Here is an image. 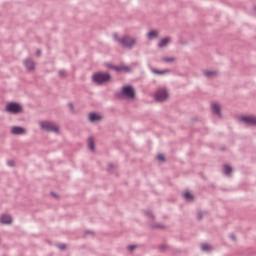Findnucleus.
<instances>
[{
    "label": "nucleus",
    "instance_id": "1",
    "mask_svg": "<svg viewBox=\"0 0 256 256\" xmlns=\"http://www.w3.org/2000/svg\"><path fill=\"white\" fill-rule=\"evenodd\" d=\"M92 81L96 85H103L104 83H108V81H111V74L96 72L92 75Z\"/></svg>",
    "mask_w": 256,
    "mask_h": 256
},
{
    "label": "nucleus",
    "instance_id": "2",
    "mask_svg": "<svg viewBox=\"0 0 256 256\" xmlns=\"http://www.w3.org/2000/svg\"><path fill=\"white\" fill-rule=\"evenodd\" d=\"M120 45L124 49H133L135 47V45H137V39H135L129 35L123 36V37H121Z\"/></svg>",
    "mask_w": 256,
    "mask_h": 256
},
{
    "label": "nucleus",
    "instance_id": "3",
    "mask_svg": "<svg viewBox=\"0 0 256 256\" xmlns=\"http://www.w3.org/2000/svg\"><path fill=\"white\" fill-rule=\"evenodd\" d=\"M6 111L12 115H17L23 112V107L17 102H10L6 105Z\"/></svg>",
    "mask_w": 256,
    "mask_h": 256
},
{
    "label": "nucleus",
    "instance_id": "4",
    "mask_svg": "<svg viewBox=\"0 0 256 256\" xmlns=\"http://www.w3.org/2000/svg\"><path fill=\"white\" fill-rule=\"evenodd\" d=\"M120 97H123V99H135V89L133 86H124L120 92Z\"/></svg>",
    "mask_w": 256,
    "mask_h": 256
},
{
    "label": "nucleus",
    "instance_id": "5",
    "mask_svg": "<svg viewBox=\"0 0 256 256\" xmlns=\"http://www.w3.org/2000/svg\"><path fill=\"white\" fill-rule=\"evenodd\" d=\"M40 127L43 131L48 133H59V126L55 125L53 122H40Z\"/></svg>",
    "mask_w": 256,
    "mask_h": 256
},
{
    "label": "nucleus",
    "instance_id": "6",
    "mask_svg": "<svg viewBox=\"0 0 256 256\" xmlns=\"http://www.w3.org/2000/svg\"><path fill=\"white\" fill-rule=\"evenodd\" d=\"M168 97H169V93H167V90H163V89L156 91L154 95V99L158 103L165 101Z\"/></svg>",
    "mask_w": 256,
    "mask_h": 256
},
{
    "label": "nucleus",
    "instance_id": "7",
    "mask_svg": "<svg viewBox=\"0 0 256 256\" xmlns=\"http://www.w3.org/2000/svg\"><path fill=\"white\" fill-rule=\"evenodd\" d=\"M240 121H243V123H246V125H253L256 127V117L255 116H242L240 118Z\"/></svg>",
    "mask_w": 256,
    "mask_h": 256
},
{
    "label": "nucleus",
    "instance_id": "8",
    "mask_svg": "<svg viewBox=\"0 0 256 256\" xmlns=\"http://www.w3.org/2000/svg\"><path fill=\"white\" fill-rule=\"evenodd\" d=\"M0 223L2 225H11V223H13V218H11V215L2 214L0 216Z\"/></svg>",
    "mask_w": 256,
    "mask_h": 256
},
{
    "label": "nucleus",
    "instance_id": "9",
    "mask_svg": "<svg viewBox=\"0 0 256 256\" xmlns=\"http://www.w3.org/2000/svg\"><path fill=\"white\" fill-rule=\"evenodd\" d=\"M11 133L12 135H25V133H27V130L20 126H14L11 129Z\"/></svg>",
    "mask_w": 256,
    "mask_h": 256
},
{
    "label": "nucleus",
    "instance_id": "10",
    "mask_svg": "<svg viewBox=\"0 0 256 256\" xmlns=\"http://www.w3.org/2000/svg\"><path fill=\"white\" fill-rule=\"evenodd\" d=\"M88 119H89L90 123H95L96 121H101V119H103V117H101V115H99L95 112H91L88 116Z\"/></svg>",
    "mask_w": 256,
    "mask_h": 256
},
{
    "label": "nucleus",
    "instance_id": "11",
    "mask_svg": "<svg viewBox=\"0 0 256 256\" xmlns=\"http://www.w3.org/2000/svg\"><path fill=\"white\" fill-rule=\"evenodd\" d=\"M24 66L27 71H34L35 70V62L31 59H27L24 61Z\"/></svg>",
    "mask_w": 256,
    "mask_h": 256
},
{
    "label": "nucleus",
    "instance_id": "12",
    "mask_svg": "<svg viewBox=\"0 0 256 256\" xmlns=\"http://www.w3.org/2000/svg\"><path fill=\"white\" fill-rule=\"evenodd\" d=\"M211 109L214 115H217V117H221V106H219V104L213 103L211 105Z\"/></svg>",
    "mask_w": 256,
    "mask_h": 256
},
{
    "label": "nucleus",
    "instance_id": "13",
    "mask_svg": "<svg viewBox=\"0 0 256 256\" xmlns=\"http://www.w3.org/2000/svg\"><path fill=\"white\" fill-rule=\"evenodd\" d=\"M170 41H171V38H169V37L162 38L160 40V42L158 43V48L163 49V47H167V45H169Z\"/></svg>",
    "mask_w": 256,
    "mask_h": 256
},
{
    "label": "nucleus",
    "instance_id": "14",
    "mask_svg": "<svg viewBox=\"0 0 256 256\" xmlns=\"http://www.w3.org/2000/svg\"><path fill=\"white\" fill-rule=\"evenodd\" d=\"M159 37V33L157 32V30H152L150 32L147 33V38L151 41L153 39H157Z\"/></svg>",
    "mask_w": 256,
    "mask_h": 256
},
{
    "label": "nucleus",
    "instance_id": "15",
    "mask_svg": "<svg viewBox=\"0 0 256 256\" xmlns=\"http://www.w3.org/2000/svg\"><path fill=\"white\" fill-rule=\"evenodd\" d=\"M204 75L208 79H213V77H217V71H205Z\"/></svg>",
    "mask_w": 256,
    "mask_h": 256
},
{
    "label": "nucleus",
    "instance_id": "16",
    "mask_svg": "<svg viewBox=\"0 0 256 256\" xmlns=\"http://www.w3.org/2000/svg\"><path fill=\"white\" fill-rule=\"evenodd\" d=\"M88 147L90 151H95V140H93V137L88 138Z\"/></svg>",
    "mask_w": 256,
    "mask_h": 256
},
{
    "label": "nucleus",
    "instance_id": "17",
    "mask_svg": "<svg viewBox=\"0 0 256 256\" xmlns=\"http://www.w3.org/2000/svg\"><path fill=\"white\" fill-rule=\"evenodd\" d=\"M168 70H157V69H152V73L155 75H165V73H168Z\"/></svg>",
    "mask_w": 256,
    "mask_h": 256
},
{
    "label": "nucleus",
    "instance_id": "18",
    "mask_svg": "<svg viewBox=\"0 0 256 256\" xmlns=\"http://www.w3.org/2000/svg\"><path fill=\"white\" fill-rule=\"evenodd\" d=\"M183 197H184V199H185L186 201H189V202L193 201V195H192L191 193H189V192H185V193L183 194Z\"/></svg>",
    "mask_w": 256,
    "mask_h": 256
},
{
    "label": "nucleus",
    "instance_id": "19",
    "mask_svg": "<svg viewBox=\"0 0 256 256\" xmlns=\"http://www.w3.org/2000/svg\"><path fill=\"white\" fill-rule=\"evenodd\" d=\"M233 171V168L229 165H224V174L225 175H231V172Z\"/></svg>",
    "mask_w": 256,
    "mask_h": 256
},
{
    "label": "nucleus",
    "instance_id": "20",
    "mask_svg": "<svg viewBox=\"0 0 256 256\" xmlns=\"http://www.w3.org/2000/svg\"><path fill=\"white\" fill-rule=\"evenodd\" d=\"M213 248L211 247V245L204 243L201 245V250L202 251H211Z\"/></svg>",
    "mask_w": 256,
    "mask_h": 256
},
{
    "label": "nucleus",
    "instance_id": "21",
    "mask_svg": "<svg viewBox=\"0 0 256 256\" xmlns=\"http://www.w3.org/2000/svg\"><path fill=\"white\" fill-rule=\"evenodd\" d=\"M113 39H114V41H117V43H119V45H121V38L119 37L118 33L113 34Z\"/></svg>",
    "mask_w": 256,
    "mask_h": 256
},
{
    "label": "nucleus",
    "instance_id": "22",
    "mask_svg": "<svg viewBox=\"0 0 256 256\" xmlns=\"http://www.w3.org/2000/svg\"><path fill=\"white\" fill-rule=\"evenodd\" d=\"M58 74L59 77H62V79H65V77H67V72L65 70H59Z\"/></svg>",
    "mask_w": 256,
    "mask_h": 256
},
{
    "label": "nucleus",
    "instance_id": "23",
    "mask_svg": "<svg viewBox=\"0 0 256 256\" xmlns=\"http://www.w3.org/2000/svg\"><path fill=\"white\" fill-rule=\"evenodd\" d=\"M145 215H146L147 217H150V219H155V215H153V212L150 211V210H147V211L145 212Z\"/></svg>",
    "mask_w": 256,
    "mask_h": 256
},
{
    "label": "nucleus",
    "instance_id": "24",
    "mask_svg": "<svg viewBox=\"0 0 256 256\" xmlns=\"http://www.w3.org/2000/svg\"><path fill=\"white\" fill-rule=\"evenodd\" d=\"M164 63H173L175 61V58L170 57V58H163Z\"/></svg>",
    "mask_w": 256,
    "mask_h": 256
},
{
    "label": "nucleus",
    "instance_id": "25",
    "mask_svg": "<svg viewBox=\"0 0 256 256\" xmlns=\"http://www.w3.org/2000/svg\"><path fill=\"white\" fill-rule=\"evenodd\" d=\"M68 107H69L70 111H72V113H75V106L73 105V103H69Z\"/></svg>",
    "mask_w": 256,
    "mask_h": 256
},
{
    "label": "nucleus",
    "instance_id": "26",
    "mask_svg": "<svg viewBox=\"0 0 256 256\" xmlns=\"http://www.w3.org/2000/svg\"><path fill=\"white\" fill-rule=\"evenodd\" d=\"M128 251H135V249H137V246L136 245H129L127 247Z\"/></svg>",
    "mask_w": 256,
    "mask_h": 256
},
{
    "label": "nucleus",
    "instance_id": "27",
    "mask_svg": "<svg viewBox=\"0 0 256 256\" xmlns=\"http://www.w3.org/2000/svg\"><path fill=\"white\" fill-rule=\"evenodd\" d=\"M157 159L158 161H165V156H163V154H158Z\"/></svg>",
    "mask_w": 256,
    "mask_h": 256
},
{
    "label": "nucleus",
    "instance_id": "28",
    "mask_svg": "<svg viewBox=\"0 0 256 256\" xmlns=\"http://www.w3.org/2000/svg\"><path fill=\"white\" fill-rule=\"evenodd\" d=\"M58 249H60L61 251H63V250H65V249H67V245H65V244H59V245H58Z\"/></svg>",
    "mask_w": 256,
    "mask_h": 256
},
{
    "label": "nucleus",
    "instance_id": "29",
    "mask_svg": "<svg viewBox=\"0 0 256 256\" xmlns=\"http://www.w3.org/2000/svg\"><path fill=\"white\" fill-rule=\"evenodd\" d=\"M154 229H163L164 228V226H163V224H156V225H154V226H152Z\"/></svg>",
    "mask_w": 256,
    "mask_h": 256
},
{
    "label": "nucleus",
    "instance_id": "30",
    "mask_svg": "<svg viewBox=\"0 0 256 256\" xmlns=\"http://www.w3.org/2000/svg\"><path fill=\"white\" fill-rule=\"evenodd\" d=\"M7 165L9 167H15V162L13 160H10V161L7 162Z\"/></svg>",
    "mask_w": 256,
    "mask_h": 256
},
{
    "label": "nucleus",
    "instance_id": "31",
    "mask_svg": "<svg viewBox=\"0 0 256 256\" xmlns=\"http://www.w3.org/2000/svg\"><path fill=\"white\" fill-rule=\"evenodd\" d=\"M197 219H198V221H201L203 219V213L202 212H198Z\"/></svg>",
    "mask_w": 256,
    "mask_h": 256
},
{
    "label": "nucleus",
    "instance_id": "32",
    "mask_svg": "<svg viewBox=\"0 0 256 256\" xmlns=\"http://www.w3.org/2000/svg\"><path fill=\"white\" fill-rule=\"evenodd\" d=\"M160 251H165L167 249L166 245H160L159 246Z\"/></svg>",
    "mask_w": 256,
    "mask_h": 256
},
{
    "label": "nucleus",
    "instance_id": "33",
    "mask_svg": "<svg viewBox=\"0 0 256 256\" xmlns=\"http://www.w3.org/2000/svg\"><path fill=\"white\" fill-rule=\"evenodd\" d=\"M230 239H232V241H237V237H235V234H230Z\"/></svg>",
    "mask_w": 256,
    "mask_h": 256
},
{
    "label": "nucleus",
    "instance_id": "34",
    "mask_svg": "<svg viewBox=\"0 0 256 256\" xmlns=\"http://www.w3.org/2000/svg\"><path fill=\"white\" fill-rule=\"evenodd\" d=\"M113 167H114L113 164H109V165H108V171H109V173H111V169H113Z\"/></svg>",
    "mask_w": 256,
    "mask_h": 256
},
{
    "label": "nucleus",
    "instance_id": "35",
    "mask_svg": "<svg viewBox=\"0 0 256 256\" xmlns=\"http://www.w3.org/2000/svg\"><path fill=\"white\" fill-rule=\"evenodd\" d=\"M36 55H37V57H41V50H37Z\"/></svg>",
    "mask_w": 256,
    "mask_h": 256
},
{
    "label": "nucleus",
    "instance_id": "36",
    "mask_svg": "<svg viewBox=\"0 0 256 256\" xmlns=\"http://www.w3.org/2000/svg\"><path fill=\"white\" fill-rule=\"evenodd\" d=\"M115 70H116V71H121V67L116 66V67H115Z\"/></svg>",
    "mask_w": 256,
    "mask_h": 256
},
{
    "label": "nucleus",
    "instance_id": "37",
    "mask_svg": "<svg viewBox=\"0 0 256 256\" xmlns=\"http://www.w3.org/2000/svg\"><path fill=\"white\" fill-rule=\"evenodd\" d=\"M91 233H93V232H91V231H86V232H85V235H91Z\"/></svg>",
    "mask_w": 256,
    "mask_h": 256
},
{
    "label": "nucleus",
    "instance_id": "38",
    "mask_svg": "<svg viewBox=\"0 0 256 256\" xmlns=\"http://www.w3.org/2000/svg\"><path fill=\"white\" fill-rule=\"evenodd\" d=\"M52 197H57V194H55L54 192H51Z\"/></svg>",
    "mask_w": 256,
    "mask_h": 256
},
{
    "label": "nucleus",
    "instance_id": "39",
    "mask_svg": "<svg viewBox=\"0 0 256 256\" xmlns=\"http://www.w3.org/2000/svg\"><path fill=\"white\" fill-rule=\"evenodd\" d=\"M127 70H129V67H126Z\"/></svg>",
    "mask_w": 256,
    "mask_h": 256
}]
</instances>
